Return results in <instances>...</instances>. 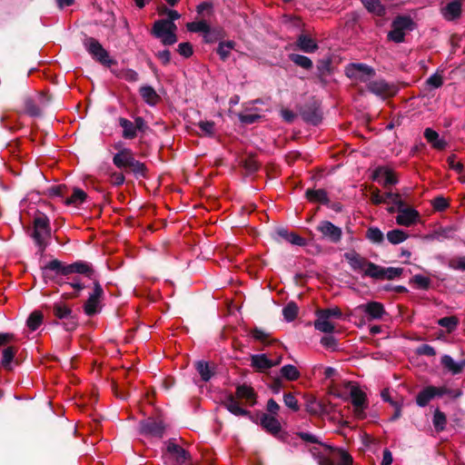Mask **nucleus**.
<instances>
[{"mask_svg": "<svg viewBox=\"0 0 465 465\" xmlns=\"http://www.w3.org/2000/svg\"><path fill=\"white\" fill-rule=\"evenodd\" d=\"M119 125L123 128L122 136L127 140H133L137 136L135 129L134 127V122L124 118L119 117L118 119Z\"/></svg>", "mask_w": 465, "mask_h": 465, "instance_id": "obj_40", "label": "nucleus"}, {"mask_svg": "<svg viewBox=\"0 0 465 465\" xmlns=\"http://www.w3.org/2000/svg\"><path fill=\"white\" fill-rule=\"evenodd\" d=\"M438 324L446 328L449 332H451L457 328L459 319L456 316L443 317L438 320Z\"/></svg>", "mask_w": 465, "mask_h": 465, "instance_id": "obj_56", "label": "nucleus"}, {"mask_svg": "<svg viewBox=\"0 0 465 465\" xmlns=\"http://www.w3.org/2000/svg\"><path fill=\"white\" fill-rule=\"evenodd\" d=\"M226 35L225 31L220 27H212L211 25L208 27V30L204 33L203 35V42L206 44H213L217 41H220L223 39Z\"/></svg>", "mask_w": 465, "mask_h": 465, "instance_id": "obj_33", "label": "nucleus"}, {"mask_svg": "<svg viewBox=\"0 0 465 465\" xmlns=\"http://www.w3.org/2000/svg\"><path fill=\"white\" fill-rule=\"evenodd\" d=\"M177 52L184 58H189L193 54V45L189 42L181 43L178 45Z\"/></svg>", "mask_w": 465, "mask_h": 465, "instance_id": "obj_64", "label": "nucleus"}, {"mask_svg": "<svg viewBox=\"0 0 465 465\" xmlns=\"http://www.w3.org/2000/svg\"><path fill=\"white\" fill-rule=\"evenodd\" d=\"M251 366L257 371L262 372L272 368V361L266 354H253L251 356Z\"/></svg>", "mask_w": 465, "mask_h": 465, "instance_id": "obj_27", "label": "nucleus"}, {"mask_svg": "<svg viewBox=\"0 0 465 465\" xmlns=\"http://www.w3.org/2000/svg\"><path fill=\"white\" fill-rule=\"evenodd\" d=\"M305 410L311 415L322 417L331 411H335V405L331 402L318 401L316 397L312 395H305Z\"/></svg>", "mask_w": 465, "mask_h": 465, "instance_id": "obj_12", "label": "nucleus"}, {"mask_svg": "<svg viewBox=\"0 0 465 465\" xmlns=\"http://www.w3.org/2000/svg\"><path fill=\"white\" fill-rule=\"evenodd\" d=\"M320 343L327 350L337 351L338 350V341L332 335H325L322 337Z\"/></svg>", "mask_w": 465, "mask_h": 465, "instance_id": "obj_61", "label": "nucleus"}, {"mask_svg": "<svg viewBox=\"0 0 465 465\" xmlns=\"http://www.w3.org/2000/svg\"><path fill=\"white\" fill-rule=\"evenodd\" d=\"M392 23L404 33L411 32L416 28V24L410 15H397Z\"/></svg>", "mask_w": 465, "mask_h": 465, "instance_id": "obj_35", "label": "nucleus"}, {"mask_svg": "<svg viewBox=\"0 0 465 465\" xmlns=\"http://www.w3.org/2000/svg\"><path fill=\"white\" fill-rule=\"evenodd\" d=\"M386 267L371 262L369 270L364 271V276L374 280H386Z\"/></svg>", "mask_w": 465, "mask_h": 465, "instance_id": "obj_43", "label": "nucleus"}, {"mask_svg": "<svg viewBox=\"0 0 465 465\" xmlns=\"http://www.w3.org/2000/svg\"><path fill=\"white\" fill-rule=\"evenodd\" d=\"M329 449L340 458V463L336 465H352L353 459L347 450L332 447H329Z\"/></svg>", "mask_w": 465, "mask_h": 465, "instance_id": "obj_51", "label": "nucleus"}, {"mask_svg": "<svg viewBox=\"0 0 465 465\" xmlns=\"http://www.w3.org/2000/svg\"><path fill=\"white\" fill-rule=\"evenodd\" d=\"M222 403L233 415L244 416L249 418L250 420L252 419V414L251 413V411L242 409L240 406L239 401L235 399V396L232 395V393L228 394Z\"/></svg>", "mask_w": 465, "mask_h": 465, "instance_id": "obj_21", "label": "nucleus"}, {"mask_svg": "<svg viewBox=\"0 0 465 465\" xmlns=\"http://www.w3.org/2000/svg\"><path fill=\"white\" fill-rule=\"evenodd\" d=\"M350 397L351 400V404L355 408V414L361 418L363 410L368 406L366 393L363 392L358 386L351 385Z\"/></svg>", "mask_w": 465, "mask_h": 465, "instance_id": "obj_19", "label": "nucleus"}, {"mask_svg": "<svg viewBox=\"0 0 465 465\" xmlns=\"http://www.w3.org/2000/svg\"><path fill=\"white\" fill-rule=\"evenodd\" d=\"M242 165L249 174L255 173L261 167V163L252 154L242 161Z\"/></svg>", "mask_w": 465, "mask_h": 465, "instance_id": "obj_50", "label": "nucleus"}, {"mask_svg": "<svg viewBox=\"0 0 465 465\" xmlns=\"http://www.w3.org/2000/svg\"><path fill=\"white\" fill-rule=\"evenodd\" d=\"M317 78L319 81L325 85L327 84L326 76L331 74V59L324 58L321 59L317 63Z\"/></svg>", "mask_w": 465, "mask_h": 465, "instance_id": "obj_28", "label": "nucleus"}, {"mask_svg": "<svg viewBox=\"0 0 465 465\" xmlns=\"http://www.w3.org/2000/svg\"><path fill=\"white\" fill-rule=\"evenodd\" d=\"M297 109L305 123L312 125H318L322 123L323 113L321 102L316 97H311L303 104L299 105Z\"/></svg>", "mask_w": 465, "mask_h": 465, "instance_id": "obj_4", "label": "nucleus"}, {"mask_svg": "<svg viewBox=\"0 0 465 465\" xmlns=\"http://www.w3.org/2000/svg\"><path fill=\"white\" fill-rule=\"evenodd\" d=\"M295 45L300 51L307 54L314 53L319 49L317 42L306 34L299 35Z\"/></svg>", "mask_w": 465, "mask_h": 465, "instance_id": "obj_23", "label": "nucleus"}, {"mask_svg": "<svg viewBox=\"0 0 465 465\" xmlns=\"http://www.w3.org/2000/svg\"><path fill=\"white\" fill-rule=\"evenodd\" d=\"M299 308L294 302H288L282 309V315L287 322H292L298 315Z\"/></svg>", "mask_w": 465, "mask_h": 465, "instance_id": "obj_53", "label": "nucleus"}, {"mask_svg": "<svg viewBox=\"0 0 465 465\" xmlns=\"http://www.w3.org/2000/svg\"><path fill=\"white\" fill-rule=\"evenodd\" d=\"M17 352V348L15 346H9L3 350L1 364L5 371H12V362L14 361L15 356Z\"/></svg>", "mask_w": 465, "mask_h": 465, "instance_id": "obj_39", "label": "nucleus"}, {"mask_svg": "<svg viewBox=\"0 0 465 465\" xmlns=\"http://www.w3.org/2000/svg\"><path fill=\"white\" fill-rule=\"evenodd\" d=\"M440 363L443 368L450 371L452 375L460 374L463 371L460 361H454L452 357L448 354H445L441 357Z\"/></svg>", "mask_w": 465, "mask_h": 465, "instance_id": "obj_37", "label": "nucleus"}, {"mask_svg": "<svg viewBox=\"0 0 465 465\" xmlns=\"http://www.w3.org/2000/svg\"><path fill=\"white\" fill-rule=\"evenodd\" d=\"M316 317L317 319L313 322L315 330L327 334H331L336 331V325L332 322L324 318L317 312Z\"/></svg>", "mask_w": 465, "mask_h": 465, "instance_id": "obj_29", "label": "nucleus"}, {"mask_svg": "<svg viewBox=\"0 0 465 465\" xmlns=\"http://www.w3.org/2000/svg\"><path fill=\"white\" fill-rule=\"evenodd\" d=\"M435 387L427 386L420 391L416 396V403L420 407H425L435 397Z\"/></svg>", "mask_w": 465, "mask_h": 465, "instance_id": "obj_38", "label": "nucleus"}, {"mask_svg": "<svg viewBox=\"0 0 465 465\" xmlns=\"http://www.w3.org/2000/svg\"><path fill=\"white\" fill-rule=\"evenodd\" d=\"M252 337L262 342L264 346H269L274 342H277V340L271 339V334L269 332H266L265 331L255 327L251 331Z\"/></svg>", "mask_w": 465, "mask_h": 465, "instance_id": "obj_42", "label": "nucleus"}, {"mask_svg": "<svg viewBox=\"0 0 465 465\" xmlns=\"http://www.w3.org/2000/svg\"><path fill=\"white\" fill-rule=\"evenodd\" d=\"M43 312L35 310L29 314L26 320V326L28 327V329L34 331L40 327V325L43 323Z\"/></svg>", "mask_w": 465, "mask_h": 465, "instance_id": "obj_46", "label": "nucleus"}, {"mask_svg": "<svg viewBox=\"0 0 465 465\" xmlns=\"http://www.w3.org/2000/svg\"><path fill=\"white\" fill-rule=\"evenodd\" d=\"M443 84V76L436 72L431 74L424 83V89L428 92H430L434 89H438L441 87Z\"/></svg>", "mask_w": 465, "mask_h": 465, "instance_id": "obj_49", "label": "nucleus"}, {"mask_svg": "<svg viewBox=\"0 0 465 465\" xmlns=\"http://www.w3.org/2000/svg\"><path fill=\"white\" fill-rule=\"evenodd\" d=\"M86 199L87 193L84 190L78 187H74L71 196L64 198V203L66 205L78 206L82 204Z\"/></svg>", "mask_w": 465, "mask_h": 465, "instance_id": "obj_36", "label": "nucleus"}, {"mask_svg": "<svg viewBox=\"0 0 465 465\" xmlns=\"http://www.w3.org/2000/svg\"><path fill=\"white\" fill-rule=\"evenodd\" d=\"M371 178L373 181L381 183L384 188L396 184L399 182L396 173L391 169L384 166L377 167L373 171Z\"/></svg>", "mask_w": 465, "mask_h": 465, "instance_id": "obj_17", "label": "nucleus"}, {"mask_svg": "<svg viewBox=\"0 0 465 465\" xmlns=\"http://www.w3.org/2000/svg\"><path fill=\"white\" fill-rule=\"evenodd\" d=\"M431 204H432L433 209L437 212H444L450 206V203H449L448 199H446L442 195H439V196L435 197L431 201Z\"/></svg>", "mask_w": 465, "mask_h": 465, "instance_id": "obj_59", "label": "nucleus"}, {"mask_svg": "<svg viewBox=\"0 0 465 465\" xmlns=\"http://www.w3.org/2000/svg\"><path fill=\"white\" fill-rule=\"evenodd\" d=\"M209 26H210V25L207 23V21L204 18H202L200 21H194V22L188 23L186 25V28L189 32L203 33V35L208 30Z\"/></svg>", "mask_w": 465, "mask_h": 465, "instance_id": "obj_52", "label": "nucleus"}, {"mask_svg": "<svg viewBox=\"0 0 465 465\" xmlns=\"http://www.w3.org/2000/svg\"><path fill=\"white\" fill-rule=\"evenodd\" d=\"M359 310L365 312L371 320L381 319L385 313L384 306L378 302H370L358 307Z\"/></svg>", "mask_w": 465, "mask_h": 465, "instance_id": "obj_24", "label": "nucleus"}, {"mask_svg": "<svg viewBox=\"0 0 465 465\" xmlns=\"http://www.w3.org/2000/svg\"><path fill=\"white\" fill-rule=\"evenodd\" d=\"M305 198L312 203H320L323 205H328L330 199L327 192L324 189H307L305 192Z\"/></svg>", "mask_w": 465, "mask_h": 465, "instance_id": "obj_30", "label": "nucleus"}, {"mask_svg": "<svg viewBox=\"0 0 465 465\" xmlns=\"http://www.w3.org/2000/svg\"><path fill=\"white\" fill-rule=\"evenodd\" d=\"M113 163L119 169L132 173L136 179L147 178L148 168L144 163L135 159L133 151L123 148L113 157Z\"/></svg>", "mask_w": 465, "mask_h": 465, "instance_id": "obj_1", "label": "nucleus"}, {"mask_svg": "<svg viewBox=\"0 0 465 465\" xmlns=\"http://www.w3.org/2000/svg\"><path fill=\"white\" fill-rule=\"evenodd\" d=\"M345 75L354 82L366 83L376 74L373 67L363 63H351L345 66Z\"/></svg>", "mask_w": 465, "mask_h": 465, "instance_id": "obj_6", "label": "nucleus"}, {"mask_svg": "<svg viewBox=\"0 0 465 465\" xmlns=\"http://www.w3.org/2000/svg\"><path fill=\"white\" fill-rule=\"evenodd\" d=\"M396 223L401 226L410 227L416 224L420 217V213L409 206L406 202H398Z\"/></svg>", "mask_w": 465, "mask_h": 465, "instance_id": "obj_9", "label": "nucleus"}, {"mask_svg": "<svg viewBox=\"0 0 465 465\" xmlns=\"http://www.w3.org/2000/svg\"><path fill=\"white\" fill-rule=\"evenodd\" d=\"M139 93H140L142 98L143 99V101L146 104H148L149 105H155L161 100L160 95L150 85L141 86L139 89Z\"/></svg>", "mask_w": 465, "mask_h": 465, "instance_id": "obj_32", "label": "nucleus"}, {"mask_svg": "<svg viewBox=\"0 0 465 465\" xmlns=\"http://www.w3.org/2000/svg\"><path fill=\"white\" fill-rule=\"evenodd\" d=\"M251 420L260 424L265 431L273 436H276L282 430V425L276 416L269 415L268 413L258 411L252 414Z\"/></svg>", "mask_w": 465, "mask_h": 465, "instance_id": "obj_13", "label": "nucleus"}, {"mask_svg": "<svg viewBox=\"0 0 465 465\" xmlns=\"http://www.w3.org/2000/svg\"><path fill=\"white\" fill-rule=\"evenodd\" d=\"M388 39L397 44L402 43L405 41V33L391 23V30L388 33Z\"/></svg>", "mask_w": 465, "mask_h": 465, "instance_id": "obj_58", "label": "nucleus"}, {"mask_svg": "<svg viewBox=\"0 0 465 465\" xmlns=\"http://www.w3.org/2000/svg\"><path fill=\"white\" fill-rule=\"evenodd\" d=\"M45 310H50L55 319L62 321V325L66 331H74L78 327V317L72 308L64 302H56L52 305L45 304Z\"/></svg>", "mask_w": 465, "mask_h": 465, "instance_id": "obj_3", "label": "nucleus"}, {"mask_svg": "<svg viewBox=\"0 0 465 465\" xmlns=\"http://www.w3.org/2000/svg\"><path fill=\"white\" fill-rule=\"evenodd\" d=\"M196 12L203 18L211 15L213 13V5L211 2H202L196 6Z\"/></svg>", "mask_w": 465, "mask_h": 465, "instance_id": "obj_62", "label": "nucleus"}, {"mask_svg": "<svg viewBox=\"0 0 465 465\" xmlns=\"http://www.w3.org/2000/svg\"><path fill=\"white\" fill-rule=\"evenodd\" d=\"M316 230L322 233V237L323 239H326L332 243H338L341 240V228L336 226L330 221H321L318 223Z\"/></svg>", "mask_w": 465, "mask_h": 465, "instance_id": "obj_16", "label": "nucleus"}, {"mask_svg": "<svg viewBox=\"0 0 465 465\" xmlns=\"http://www.w3.org/2000/svg\"><path fill=\"white\" fill-rule=\"evenodd\" d=\"M464 0H452L440 9V13L445 20L455 21L460 18L462 15V5Z\"/></svg>", "mask_w": 465, "mask_h": 465, "instance_id": "obj_20", "label": "nucleus"}, {"mask_svg": "<svg viewBox=\"0 0 465 465\" xmlns=\"http://www.w3.org/2000/svg\"><path fill=\"white\" fill-rule=\"evenodd\" d=\"M365 237L371 242L377 245H381L384 242L383 232L378 227L375 226H371L367 229Z\"/></svg>", "mask_w": 465, "mask_h": 465, "instance_id": "obj_44", "label": "nucleus"}, {"mask_svg": "<svg viewBox=\"0 0 465 465\" xmlns=\"http://www.w3.org/2000/svg\"><path fill=\"white\" fill-rule=\"evenodd\" d=\"M275 235L293 245L305 246L307 243L303 237L300 236L296 232H289L283 227L277 228L275 230Z\"/></svg>", "mask_w": 465, "mask_h": 465, "instance_id": "obj_25", "label": "nucleus"}, {"mask_svg": "<svg viewBox=\"0 0 465 465\" xmlns=\"http://www.w3.org/2000/svg\"><path fill=\"white\" fill-rule=\"evenodd\" d=\"M165 455L172 460V465H191V454L174 442L169 440L167 442Z\"/></svg>", "mask_w": 465, "mask_h": 465, "instance_id": "obj_10", "label": "nucleus"}, {"mask_svg": "<svg viewBox=\"0 0 465 465\" xmlns=\"http://www.w3.org/2000/svg\"><path fill=\"white\" fill-rule=\"evenodd\" d=\"M289 59L297 66H300L305 70H311L313 66L312 61L308 56L299 54H290Z\"/></svg>", "mask_w": 465, "mask_h": 465, "instance_id": "obj_45", "label": "nucleus"}, {"mask_svg": "<svg viewBox=\"0 0 465 465\" xmlns=\"http://www.w3.org/2000/svg\"><path fill=\"white\" fill-rule=\"evenodd\" d=\"M176 29V25L172 21L159 19L153 25L152 35L161 39L163 45H172L177 42Z\"/></svg>", "mask_w": 465, "mask_h": 465, "instance_id": "obj_5", "label": "nucleus"}, {"mask_svg": "<svg viewBox=\"0 0 465 465\" xmlns=\"http://www.w3.org/2000/svg\"><path fill=\"white\" fill-rule=\"evenodd\" d=\"M194 367L204 382L209 381L216 374V365L213 362L201 360L194 363Z\"/></svg>", "mask_w": 465, "mask_h": 465, "instance_id": "obj_22", "label": "nucleus"}, {"mask_svg": "<svg viewBox=\"0 0 465 465\" xmlns=\"http://www.w3.org/2000/svg\"><path fill=\"white\" fill-rule=\"evenodd\" d=\"M343 257L353 272H361L363 274L365 270L370 269V265L372 262L356 251L345 252Z\"/></svg>", "mask_w": 465, "mask_h": 465, "instance_id": "obj_18", "label": "nucleus"}, {"mask_svg": "<svg viewBox=\"0 0 465 465\" xmlns=\"http://www.w3.org/2000/svg\"><path fill=\"white\" fill-rule=\"evenodd\" d=\"M84 47L92 57L99 62L101 64L111 67L116 64L117 62L111 58L109 53L103 47V45L94 37H86L84 40Z\"/></svg>", "mask_w": 465, "mask_h": 465, "instance_id": "obj_7", "label": "nucleus"}, {"mask_svg": "<svg viewBox=\"0 0 465 465\" xmlns=\"http://www.w3.org/2000/svg\"><path fill=\"white\" fill-rule=\"evenodd\" d=\"M316 312L330 321L331 318L342 319V317H343L341 310L338 306H334L331 308L320 309V310H317Z\"/></svg>", "mask_w": 465, "mask_h": 465, "instance_id": "obj_55", "label": "nucleus"}, {"mask_svg": "<svg viewBox=\"0 0 465 465\" xmlns=\"http://www.w3.org/2000/svg\"><path fill=\"white\" fill-rule=\"evenodd\" d=\"M104 290L98 282H94L93 292L84 304V312L87 316H94L101 311V299Z\"/></svg>", "mask_w": 465, "mask_h": 465, "instance_id": "obj_15", "label": "nucleus"}, {"mask_svg": "<svg viewBox=\"0 0 465 465\" xmlns=\"http://www.w3.org/2000/svg\"><path fill=\"white\" fill-rule=\"evenodd\" d=\"M34 241L50 240L52 237V229L50 220L44 213H38L33 221V230L30 233Z\"/></svg>", "mask_w": 465, "mask_h": 465, "instance_id": "obj_8", "label": "nucleus"}, {"mask_svg": "<svg viewBox=\"0 0 465 465\" xmlns=\"http://www.w3.org/2000/svg\"><path fill=\"white\" fill-rule=\"evenodd\" d=\"M48 271H54L56 273H60L62 275L79 273L84 274L90 279L93 277L94 272L92 266L86 262L77 261L74 263L64 265L60 261L56 259L49 262L45 266L42 268V276L45 282L47 279L51 278L48 274Z\"/></svg>", "mask_w": 465, "mask_h": 465, "instance_id": "obj_2", "label": "nucleus"}, {"mask_svg": "<svg viewBox=\"0 0 465 465\" xmlns=\"http://www.w3.org/2000/svg\"><path fill=\"white\" fill-rule=\"evenodd\" d=\"M236 397L246 400L251 406L256 403V393L254 390L246 384L238 385L236 388Z\"/></svg>", "mask_w": 465, "mask_h": 465, "instance_id": "obj_31", "label": "nucleus"}, {"mask_svg": "<svg viewBox=\"0 0 465 465\" xmlns=\"http://www.w3.org/2000/svg\"><path fill=\"white\" fill-rule=\"evenodd\" d=\"M280 372L282 378L290 381H297L301 376L298 369L292 364H286L282 366L280 370Z\"/></svg>", "mask_w": 465, "mask_h": 465, "instance_id": "obj_48", "label": "nucleus"}, {"mask_svg": "<svg viewBox=\"0 0 465 465\" xmlns=\"http://www.w3.org/2000/svg\"><path fill=\"white\" fill-rule=\"evenodd\" d=\"M283 401H284V404L288 408H290L292 411H299L300 407L298 404V401L296 400V398L294 397V395L292 393H291V392L284 393Z\"/></svg>", "mask_w": 465, "mask_h": 465, "instance_id": "obj_63", "label": "nucleus"}, {"mask_svg": "<svg viewBox=\"0 0 465 465\" xmlns=\"http://www.w3.org/2000/svg\"><path fill=\"white\" fill-rule=\"evenodd\" d=\"M387 240L391 244H400L408 239L409 234L401 229H393L386 234Z\"/></svg>", "mask_w": 465, "mask_h": 465, "instance_id": "obj_47", "label": "nucleus"}, {"mask_svg": "<svg viewBox=\"0 0 465 465\" xmlns=\"http://www.w3.org/2000/svg\"><path fill=\"white\" fill-rule=\"evenodd\" d=\"M24 111L23 113L31 117L42 116V109L38 106L31 96L23 97Z\"/></svg>", "mask_w": 465, "mask_h": 465, "instance_id": "obj_34", "label": "nucleus"}, {"mask_svg": "<svg viewBox=\"0 0 465 465\" xmlns=\"http://www.w3.org/2000/svg\"><path fill=\"white\" fill-rule=\"evenodd\" d=\"M457 231H458V229L454 225L440 227L437 230L438 236H439V242L453 239Z\"/></svg>", "mask_w": 465, "mask_h": 465, "instance_id": "obj_54", "label": "nucleus"}, {"mask_svg": "<svg viewBox=\"0 0 465 465\" xmlns=\"http://www.w3.org/2000/svg\"><path fill=\"white\" fill-rule=\"evenodd\" d=\"M165 425L160 418L148 417L139 422V431L145 436L163 438Z\"/></svg>", "mask_w": 465, "mask_h": 465, "instance_id": "obj_11", "label": "nucleus"}, {"mask_svg": "<svg viewBox=\"0 0 465 465\" xmlns=\"http://www.w3.org/2000/svg\"><path fill=\"white\" fill-rule=\"evenodd\" d=\"M367 90L381 99L392 97L398 93V88L395 84H390L383 79L369 82Z\"/></svg>", "mask_w": 465, "mask_h": 465, "instance_id": "obj_14", "label": "nucleus"}, {"mask_svg": "<svg viewBox=\"0 0 465 465\" xmlns=\"http://www.w3.org/2000/svg\"><path fill=\"white\" fill-rule=\"evenodd\" d=\"M361 2L368 12L371 14L378 16H383L386 14V9L380 0H361Z\"/></svg>", "mask_w": 465, "mask_h": 465, "instance_id": "obj_41", "label": "nucleus"}, {"mask_svg": "<svg viewBox=\"0 0 465 465\" xmlns=\"http://www.w3.org/2000/svg\"><path fill=\"white\" fill-rule=\"evenodd\" d=\"M49 196H57L64 198L68 193V187L65 184L54 185L47 189Z\"/></svg>", "mask_w": 465, "mask_h": 465, "instance_id": "obj_60", "label": "nucleus"}, {"mask_svg": "<svg viewBox=\"0 0 465 465\" xmlns=\"http://www.w3.org/2000/svg\"><path fill=\"white\" fill-rule=\"evenodd\" d=\"M423 135L427 142L430 143V145L439 151H443L446 149L448 143L444 140L440 138L439 134L434 131L431 128H426L424 130Z\"/></svg>", "mask_w": 465, "mask_h": 465, "instance_id": "obj_26", "label": "nucleus"}, {"mask_svg": "<svg viewBox=\"0 0 465 465\" xmlns=\"http://www.w3.org/2000/svg\"><path fill=\"white\" fill-rule=\"evenodd\" d=\"M432 421L435 430L437 431H442L445 429V425L447 422L446 415L439 409H436L434 411Z\"/></svg>", "mask_w": 465, "mask_h": 465, "instance_id": "obj_57", "label": "nucleus"}]
</instances>
